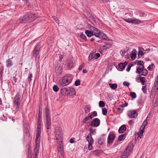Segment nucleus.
Masks as SVG:
<instances>
[{"label": "nucleus", "instance_id": "obj_58", "mask_svg": "<svg viewBox=\"0 0 158 158\" xmlns=\"http://www.w3.org/2000/svg\"><path fill=\"white\" fill-rule=\"evenodd\" d=\"M127 103L126 102H125L124 104H123L122 105V107H125L127 106Z\"/></svg>", "mask_w": 158, "mask_h": 158}, {"label": "nucleus", "instance_id": "obj_45", "mask_svg": "<svg viewBox=\"0 0 158 158\" xmlns=\"http://www.w3.org/2000/svg\"><path fill=\"white\" fill-rule=\"evenodd\" d=\"M104 141L103 139L99 138L98 139V143L99 144L102 145Z\"/></svg>", "mask_w": 158, "mask_h": 158}, {"label": "nucleus", "instance_id": "obj_49", "mask_svg": "<svg viewBox=\"0 0 158 158\" xmlns=\"http://www.w3.org/2000/svg\"><path fill=\"white\" fill-rule=\"evenodd\" d=\"M137 64H139L140 65V66H143V62L142 61H141V60H138L137 62Z\"/></svg>", "mask_w": 158, "mask_h": 158}, {"label": "nucleus", "instance_id": "obj_39", "mask_svg": "<svg viewBox=\"0 0 158 158\" xmlns=\"http://www.w3.org/2000/svg\"><path fill=\"white\" fill-rule=\"evenodd\" d=\"M95 54L94 53H90L89 55V60H91L94 58H95L94 56Z\"/></svg>", "mask_w": 158, "mask_h": 158}, {"label": "nucleus", "instance_id": "obj_40", "mask_svg": "<svg viewBox=\"0 0 158 158\" xmlns=\"http://www.w3.org/2000/svg\"><path fill=\"white\" fill-rule=\"evenodd\" d=\"M32 77V74L31 73H29L28 77L27 78L28 81L30 82L31 80V78Z\"/></svg>", "mask_w": 158, "mask_h": 158}, {"label": "nucleus", "instance_id": "obj_9", "mask_svg": "<svg viewBox=\"0 0 158 158\" xmlns=\"http://www.w3.org/2000/svg\"><path fill=\"white\" fill-rule=\"evenodd\" d=\"M100 120L97 118H94L90 124V125L94 127H97L100 124Z\"/></svg>", "mask_w": 158, "mask_h": 158}, {"label": "nucleus", "instance_id": "obj_27", "mask_svg": "<svg viewBox=\"0 0 158 158\" xmlns=\"http://www.w3.org/2000/svg\"><path fill=\"white\" fill-rule=\"evenodd\" d=\"M141 23V21L137 19H133L132 24H140Z\"/></svg>", "mask_w": 158, "mask_h": 158}, {"label": "nucleus", "instance_id": "obj_63", "mask_svg": "<svg viewBox=\"0 0 158 158\" xmlns=\"http://www.w3.org/2000/svg\"><path fill=\"white\" fill-rule=\"evenodd\" d=\"M90 40L91 41H93L94 40V39L93 38H92Z\"/></svg>", "mask_w": 158, "mask_h": 158}, {"label": "nucleus", "instance_id": "obj_50", "mask_svg": "<svg viewBox=\"0 0 158 158\" xmlns=\"http://www.w3.org/2000/svg\"><path fill=\"white\" fill-rule=\"evenodd\" d=\"M94 56H95V59H97L100 56V53H96V54H95Z\"/></svg>", "mask_w": 158, "mask_h": 158}, {"label": "nucleus", "instance_id": "obj_48", "mask_svg": "<svg viewBox=\"0 0 158 158\" xmlns=\"http://www.w3.org/2000/svg\"><path fill=\"white\" fill-rule=\"evenodd\" d=\"M80 81L79 80H77L75 82V85L77 86L80 85Z\"/></svg>", "mask_w": 158, "mask_h": 158}, {"label": "nucleus", "instance_id": "obj_10", "mask_svg": "<svg viewBox=\"0 0 158 158\" xmlns=\"http://www.w3.org/2000/svg\"><path fill=\"white\" fill-rule=\"evenodd\" d=\"M91 29L93 31V35L97 37H98L101 32L100 31L93 27H92Z\"/></svg>", "mask_w": 158, "mask_h": 158}, {"label": "nucleus", "instance_id": "obj_15", "mask_svg": "<svg viewBox=\"0 0 158 158\" xmlns=\"http://www.w3.org/2000/svg\"><path fill=\"white\" fill-rule=\"evenodd\" d=\"M127 62H125L123 63H120L118 64L119 66L118 69L120 71H123L125 67V66L127 65Z\"/></svg>", "mask_w": 158, "mask_h": 158}, {"label": "nucleus", "instance_id": "obj_41", "mask_svg": "<svg viewBox=\"0 0 158 158\" xmlns=\"http://www.w3.org/2000/svg\"><path fill=\"white\" fill-rule=\"evenodd\" d=\"M130 96L133 98H136V94L134 92H131L130 93Z\"/></svg>", "mask_w": 158, "mask_h": 158}, {"label": "nucleus", "instance_id": "obj_7", "mask_svg": "<svg viewBox=\"0 0 158 158\" xmlns=\"http://www.w3.org/2000/svg\"><path fill=\"white\" fill-rule=\"evenodd\" d=\"M56 146L58 152L62 156L64 153L62 141L61 140L59 141H56Z\"/></svg>", "mask_w": 158, "mask_h": 158}, {"label": "nucleus", "instance_id": "obj_62", "mask_svg": "<svg viewBox=\"0 0 158 158\" xmlns=\"http://www.w3.org/2000/svg\"><path fill=\"white\" fill-rule=\"evenodd\" d=\"M82 67L81 66H80L79 68V70H81L82 69Z\"/></svg>", "mask_w": 158, "mask_h": 158}, {"label": "nucleus", "instance_id": "obj_29", "mask_svg": "<svg viewBox=\"0 0 158 158\" xmlns=\"http://www.w3.org/2000/svg\"><path fill=\"white\" fill-rule=\"evenodd\" d=\"M91 119V118L90 116H89V114H88L87 116L86 117L83 119V123H88V122H87L89 120Z\"/></svg>", "mask_w": 158, "mask_h": 158}, {"label": "nucleus", "instance_id": "obj_32", "mask_svg": "<svg viewBox=\"0 0 158 158\" xmlns=\"http://www.w3.org/2000/svg\"><path fill=\"white\" fill-rule=\"evenodd\" d=\"M147 118L143 122V123L141 127L142 128L144 129L145 127L148 124V122L146 121Z\"/></svg>", "mask_w": 158, "mask_h": 158}, {"label": "nucleus", "instance_id": "obj_17", "mask_svg": "<svg viewBox=\"0 0 158 158\" xmlns=\"http://www.w3.org/2000/svg\"><path fill=\"white\" fill-rule=\"evenodd\" d=\"M55 72L57 74L59 75L61 74L62 73V69L60 66H57L55 68Z\"/></svg>", "mask_w": 158, "mask_h": 158}, {"label": "nucleus", "instance_id": "obj_56", "mask_svg": "<svg viewBox=\"0 0 158 158\" xmlns=\"http://www.w3.org/2000/svg\"><path fill=\"white\" fill-rule=\"evenodd\" d=\"M123 84L124 85L128 86H129V84L127 82H124Z\"/></svg>", "mask_w": 158, "mask_h": 158}, {"label": "nucleus", "instance_id": "obj_61", "mask_svg": "<svg viewBox=\"0 0 158 158\" xmlns=\"http://www.w3.org/2000/svg\"><path fill=\"white\" fill-rule=\"evenodd\" d=\"M82 71L84 73H86L88 72V71L86 69H83Z\"/></svg>", "mask_w": 158, "mask_h": 158}, {"label": "nucleus", "instance_id": "obj_21", "mask_svg": "<svg viewBox=\"0 0 158 158\" xmlns=\"http://www.w3.org/2000/svg\"><path fill=\"white\" fill-rule=\"evenodd\" d=\"M133 147V145L131 144H130L128 145L127 148H126L125 150L124 151L130 153V152L132 149Z\"/></svg>", "mask_w": 158, "mask_h": 158}, {"label": "nucleus", "instance_id": "obj_14", "mask_svg": "<svg viewBox=\"0 0 158 158\" xmlns=\"http://www.w3.org/2000/svg\"><path fill=\"white\" fill-rule=\"evenodd\" d=\"M115 135L112 132H110L108 138V142L109 143H111L114 139Z\"/></svg>", "mask_w": 158, "mask_h": 158}, {"label": "nucleus", "instance_id": "obj_43", "mask_svg": "<svg viewBox=\"0 0 158 158\" xmlns=\"http://www.w3.org/2000/svg\"><path fill=\"white\" fill-rule=\"evenodd\" d=\"M136 56V54L135 52H133L131 54V57L133 60H134L135 59Z\"/></svg>", "mask_w": 158, "mask_h": 158}, {"label": "nucleus", "instance_id": "obj_8", "mask_svg": "<svg viewBox=\"0 0 158 158\" xmlns=\"http://www.w3.org/2000/svg\"><path fill=\"white\" fill-rule=\"evenodd\" d=\"M86 139L89 143L88 149L89 150H91L92 149V144L93 143V139L90 134H88L87 135L86 138Z\"/></svg>", "mask_w": 158, "mask_h": 158}, {"label": "nucleus", "instance_id": "obj_37", "mask_svg": "<svg viewBox=\"0 0 158 158\" xmlns=\"http://www.w3.org/2000/svg\"><path fill=\"white\" fill-rule=\"evenodd\" d=\"M99 105L100 107H103L105 106V103L103 101H101L99 102Z\"/></svg>", "mask_w": 158, "mask_h": 158}, {"label": "nucleus", "instance_id": "obj_20", "mask_svg": "<svg viewBox=\"0 0 158 158\" xmlns=\"http://www.w3.org/2000/svg\"><path fill=\"white\" fill-rule=\"evenodd\" d=\"M126 130V127L125 125L121 126L118 129V132L120 133H122Z\"/></svg>", "mask_w": 158, "mask_h": 158}, {"label": "nucleus", "instance_id": "obj_25", "mask_svg": "<svg viewBox=\"0 0 158 158\" xmlns=\"http://www.w3.org/2000/svg\"><path fill=\"white\" fill-rule=\"evenodd\" d=\"M85 33L88 37H90L93 35V31L89 30H86L85 31Z\"/></svg>", "mask_w": 158, "mask_h": 158}, {"label": "nucleus", "instance_id": "obj_59", "mask_svg": "<svg viewBox=\"0 0 158 158\" xmlns=\"http://www.w3.org/2000/svg\"><path fill=\"white\" fill-rule=\"evenodd\" d=\"M141 75H139L138 76H137V79H138V80H140V79H141V78L142 77H141Z\"/></svg>", "mask_w": 158, "mask_h": 158}, {"label": "nucleus", "instance_id": "obj_57", "mask_svg": "<svg viewBox=\"0 0 158 158\" xmlns=\"http://www.w3.org/2000/svg\"><path fill=\"white\" fill-rule=\"evenodd\" d=\"M89 116L90 117L91 119H92L94 116L91 114V113H89Z\"/></svg>", "mask_w": 158, "mask_h": 158}, {"label": "nucleus", "instance_id": "obj_35", "mask_svg": "<svg viewBox=\"0 0 158 158\" xmlns=\"http://www.w3.org/2000/svg\"><path fill=\"white\" fill-rule=\"evenodd\" d=\"M123 20L125 21V22L129 23H132V20L133 19H131V18H129L127 19H123Z\"/></svg>", "mask_w": 158, "mask_h": 158}, {"label": "nucleus", "instance_id": "obj_11", "mask_svg": "<svg viewBox=\"0 0 158 158\" xmlns=\"http://www.w3.org/2000/svg\"><path fill=\"white\" fill-rule=\"evenodd\" d=\"M36 145L35 148L34 153L35 154V157L36 158L38 154L39 153V149L40 147L39 142H36Z\"/></svg>", "mask_w": 158, "mask_h": 158}, {"label": "nucleus", "instance_id": "obj_4", "mask_svg": "<svg viewBox=\"0 0 158 158\" xmlns=\"http://www.w3.org/2000/svg\"><path fill=\"white\" fill-rule=\"evenodd\" d=\"M54 134L56 141H59L63 139L62 129L60 127H57L55 128Z\"/></svg>", "mask_w": 158, "mask_h": 158}, {"label": "nucleus", "instance_id": "obj_16", "mask_svg": "<svg viewBox=\"0 0 158 158\" xmlns=\"http://www.w3.org/2000/svg\"><path fill=\"white\" fill-rule=\"evenodd\" d=\"M40 46L39 45H37L34 50L33 55L35 57H36L39 53Z\"/></svg>", "mask_w": 158, "mask_h": 158}, {"label": "nucleus", "instance_id": "obj_34", "mask_svg": "<svg viewBox=\"0 0 158 158\" xmlns=\"http://www.w3.org/2000/svg\"><path fill=\"white\" fill-rule=\"evenodd\" d=\"M80 37L85 41H86V37L85 35L84 34L81 33L80 35Z\"/></svg>", "mask_w": 158, "mask_h": 158}, {"label": "nucleus", "instance_id": "obj_46", "mask_svg": "<svg viewBox=\"0 0 158 158\" xmlns=\"http://www.w3.org/2000/svg\"><path fill=\"white\" fill-rule=\"evenodd\" d=\"M133 66L132 64H129L127 66V68L126 69V71L128 72L130 70L131 68Z\"/></svg>", "mask_w": 158, "mask_h": 158}, {"label": "nucleus", "instance_id": "obj_6", "mask_svg": "<svg viewBox=\"0 0 158 158\" xmlns=\"http://www.w3.org/2000/svg\"><path fill=\"white\" fill-rule=\"evenodd\" d=\"M20 98V94L19 93H17L15 96L14 99V107L15 108L17 111L19 110V108Z\"/></svg>", "mask_w": 158, "mask_h": 158}, {"label": "nucleus", "instance_id": "obj_44", "mask_svg": "<svg viewBox=\"0 0 158 158\" xmlns=\"http://www.w3.org/2000/svg\"><path fill=\"white\" fill-rule=\"evenodd\" d=\"M53 90L55 92H57L59 90V88L56 85H54L53 87Z\"/></svg>", "mask_w": 158, "mask_h": 158}, {"label": "nucleus", "instance_id": "obj_2", "mask_svg": "<svg viewBox=\"0 0 158 158\" xmlns=\"http://www.w3.org/2000/svg\"><path fill=\"white\" fill-rule=\"evenodd\" d=\"M73 78L72 75L70 74L64 76L60 79L59 84L63 87L65 86L71 82Z\"/></svg>", "mask_w": 158, "mask_h": 158}, {"label": "nucleus", "instance_id": "obj_47", "mask_svg": "<svg viewBox=\"0 0 158 158\" xmlns=\"http://www.w3.org/2000/svg\"><path fill=\"white\" fill-rule=\"evenodd\" d=\"M153 64L151 65H149L148 67V69L150 70V71H152L153 70Z\"/></svg>", "mask_w": 158, "mask_h": 158}, {"label": "nucleus", "instance_id": "obj_3", "mask_svg": "<svg viewBox=\"0 0 158 158\" xmlns=\"http://www.w3.org/2000/svg\"><path fill=\"white\" fill-rule=\"evenodd\" d=\"M45 125L46 128L49 130L51 128V121L49 110L48 108L45 109Z\"/></svg>", "mask_w": 158, "mask_h": 158}, {"label": "nucleus", "instance_id": "obj_13", "mask_svg": "<svg viewBox=\"0 0 158 158\" xmlns=\"http://www.w3.org/2000/svg\"><path fill=\"white\" fill-rule=\"evenodd\" d=\"M68 96H72L75 94L76 91L75 89L72 87H69L68 88Z\"/></svg>", "mask_w": 158, "mask_h": 158}, {"label": "nucleus", "instance_id": "obj_54", "mask_svg": "<svg viewBox=\"0 0 158 158\" xmlns=\"http://www.w3.org/2000/svg\"><path fill=\"white\" fill-rule=\"evenodd\" d=\"M134 123V121L133 120H130L128 122V123L129 125H131Z\"/></svg>", "mask_w": 158, "mask_h": 158}, {"label": "nucleus", "instance_id": "obj_28", "mask_svg": "<svg viewBox=\"0 0 158 158\" xmlns=\"http://www.w3.org/2000/svg\"><path fill=\"white\" fill-rule=\"evenodd\" d=\"M6 63V66L7 67H10L12 65V61L9 59L7 60Z\"/></svg>", "mask_w": 158, "mask_h": 158}, {"label": "nucleus", "instance_id": "obj_42", "mask_svg": "<svg viewBox=\"0 0 158 158\" xmlns=\"http://www.w3.org/2000/svg\"><path fill=\"white\" fill-rule=\"evenodd\" d=\"M102 112L103 115H106L107 114V110L105 108H102Z\"/></svg>", "mask_w": 158, "mask_h": 158}, {"label": "nucleus", "instance_id": "obj_33", "mask_svg": "<svg viewBox=\"0 0 158 158\" xmlns=\"http://www.w3.org/2000/svg\"><path fill=\"white\" fill-rule=\"evenodd\" d=\"M125 138V135H121L118 138V140L119 141L123 140Z\"/></svg>", "mask_w": 158, "mask_h": 158}, {"label": "nucleus", "instance_id": "obj_31", "mask_svg": "<svg viewBox=\"0 0 158 158\" xmlns=\"http://www.w3.org/2000/svg\"><path fill=\"white\" fill-rule=\"evenodd\" d=\"M148 70L146 69H143L142 71L140 74V75H143L145 76L147 75L148 74Z\"/></svg>", "mask_w": 158, "mask_h": 158}, {"label": "nucleus", "instance_id": "obj_19", "mask_svg": "<svg viewBox=\"0 0 158 158\" xmlns=\"http://www.w3.org/2000/svg\"><path fill=\"white\" fill-rule=\"evenodd\" d=\"M61 93L63 95L68 96V88H64L61 89Z\"/></svg>", "mask_w": 158, "mask_h": 158}, {"label": "nucleus", "instance_id": "obj_51", "mask_svg": "<svg viewBox=\"0 0 158 158\" xmlns=\"http://www.w3.org/2000/svg\"><path fill=\"white\" fill-rule=\"evenodd\" d=\"M90 132L91 134H94L95 132V130L93 129L92 128H90L89 129Z\"/></svg>", "mask_w": 158, "mask_h": 158}, {"label": "nucleus", "instance_id": "obj_64", "mask_svg": "<svg viewBox=\"0 0 158 158\" xmlns=\"http://www.w3.org/2000/svg\"><path fill=\"white\" fill-rule=\"evenodd\" d=\"M53 18L55 20H56V19H57L56 17L55 16H54L53 17Z\"/></svg>", "mask_w": 158, "mask_h": 158}, {"label": "nucleus", "instance_id": "obj_22", "mask_svg": "<svg viewBox=\"0 0 158 158\" xmlns=\"http://www.w3.org/2000/svg\"><path fill=\"white\" fill-rule=\"evenodd\" d=\"M98 38H101L102 39L104 40L106 39V38L107 36L105 34V33H104L102 32L101 31L99 34V35Z\"/></svg>", "mask_w": 158, "mask_h": 158}, {"label": "nucleus", "instance_id": "obj_1", "mask_svg": "<svg viewBox=\"0 0 158 158\" xmlns=\"http://www.w3.org/2000/svg\"><path fill=\"white\" fill-rule=\"evenodd\" d=\"M37 15L36 14L29 13L23 17L20 20V22L24 23H30L34 21L37 17Z\"/></svg>", "mask_w": 158, "mask_h": 158}, {"label": "nucleus", "instance_id": "obj_55", "mask_svg": "<svg viewBox=\"0 0 158 158\" xmlns=\"http://www.w3.org/2000/svg\"><path fill=\"white\" fill-rule=\"evenodd\" d=\"M144 55V53L143 52L141 51H139L138 52V55H140L141 56H142Z\"/></svg>", "mask_w": 158, "mask_h": 158}, {"label": "nucleus", "instance_id": "obj_24", "mask_svg": "<svg viewBox=\"0 0 158 158\" xmlns=\"http://www.w3.org/2000/svg\"><path fill=\"white\" fill-rule=\"evenodd\" d=\"M144 66H139L136 69V73H138L139 74L141 73L143 69Z\"/></svg>", "mask_w": 158, "mask_h": 158}, {"label": "nucleus", "instance_id": "obj_5", "mask_svg": "<svg viewBox=\"0 0 158 158\" xmlns=\"http://www.w3.org/2000/svg\"><path fill=\"white\" fill-rule=\"evenodd\" d=\"M41 116L39 114L37 123V127L36 131V142H39L40 139V137L41 130Z\"/></svg>", "mask_w": 158, "mask_h": 158}, {"label": "nucleus", "instance_id": "obj_18", "mask_svg": "<svg viewBox=\"0 0 158 158\" xmlns=\"http://www.w3.org/2000/svg\"><path fill=\"white\" fill-rule=\"evenodd\" d=\"M144 131V129L141 127L139 131L136 133L137 135L138 136V137H139L140 138H141L143 137V134Z\"/></svg>", "mask_w": 158, "mask_h": 158}, {"label": "nucleus", "instance_id": "obj_36", "mask_svg": "<svg viewBox=\"0 0 158 158\" xmlns=\"http://www.w3.org/2000/svg\"><path fill=\"white\" fill-rule=\"evenodd\" d=\"M68 66L69 68H71L73 65V61L72 60H70L68 63Z\"/></svg>", "mask_w": 158, "mask_h": 158}, {"label": "nucleus", "instance_id": "obj_52", "mask_svg": "<svg viewBox=\"0 0 158 158\" xmlns=\"http://www.w3.org/2000/svg\"><path fill=\"white\" fill-rule=\"evenodd\" d=\"M142 90L144 93H146L147 91V88L146 86H144L142 88Z\"/></svg>", "mask_w": 158, "mask_h": 158}, {"label": "nucleus", "instance_id": "obj_12", "mask_svg": "<svg viewBox=\"0 0 158 158\" xmlns=\"http://www.w3.org/2000/svg\"><path fill=\"white\" fill-rule=\"evenodd\" d=\"M128 114L131 118H135L137 116V114L135 111L133 110L129 111Z\"/></svg>", "mask_w": 158, "mask_h": 158}, {"label": "nucleus", "instance_id": "obj_53", "mask_svg": "<svg viewBox=\"0 0 158 158\" xmlns=\"http://www.w3.org/2000/svg\"><path fill=\"white\" fill-rule=\"evenodd\" d=\"M91 114L94 116H96L97 115V112L96 111H94L91 112Z\"/></svg>", "mask_w": 158, "mask_h": 158}, {"label": "nucleus", "instance_id": "obj_30", "mask_svg": "<svg viewBox=\"0 0 158 158\" xmlns=\"http://www.w3.org/2000/svg\"><path fill=\"white\" fill-rule=\"evenodd\" d=\"M109 86L112 89H115L117 88V85L116 84H110Z\"/></svg>", "mask_w": 158, "mask_h": 158}, {"label": "nucleus", "instance_id": "obj_23", "mask_svg": "<svg viewBox=\"0 0 158 158\" xmlns=\"http://www.w3.org/2000/svg\"><path fill=\"white\" fill-rule=\"evenodd\" d=\"M129 155V153L124 151L121 156V158H127Z\"/></svg>", "mask_w": 158, "mask_h": 158}, {"label": "nucleus", "instance_id": "obj_60", "mask_svg": "<svg viewBox=\"0 0 158 158\" xmlns=\"http://www.w3.org/2000/svg\"><path fill=\"white\" fill-rule=\"evenodd\" d=\"M73 139H71L69 140V142L71 143H73Z\"/></svg>", "mask_w": 158, "mask_h": 158}, {"label": "nucleus", "instance_id": "obj_38", "mask_svg": "<svg viewBox=\"0 0 158 158\" xmlns=\"http://www.w3.org/2000/svg\"><path fill=\"white\" fill-rule=\"evenodd\" d=\"M145 78L143 77H142L140 80V82L143 85H144L145 83Z\"/></svg>", "mask_w": 158, "mask_h": 158}, {"label": "nucleus", "instance_id": "obj_26", "mask_svg": "<svg viewBox=\"0 0 158 158\" xmlns=\"http://www.w3.org/2000/svg\"><path fill=\"white\" fill-rule=\"evenodd\" d=\"M110 47V45L107 44L104 45L100 47V49L102 51H103L105 50H106L107 48Z\"/></svg>", "mask_w": 158, "mask_h": 158}]
</instances>
